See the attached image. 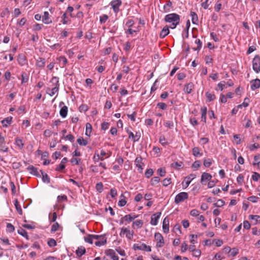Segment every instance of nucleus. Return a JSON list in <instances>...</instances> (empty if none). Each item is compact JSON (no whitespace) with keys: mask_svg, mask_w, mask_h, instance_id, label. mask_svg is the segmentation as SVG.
Segmentation results:
<instances>
[{"mask_svg":"<svg viewBox=\"0 0 260 260\" xmlns=\"http://www.w3.org/2000/svg\"><path fill=\"white\" fill-rule=\"evenodd\" d=\"M59 61L62 62V65L64 66L68 62L67 59L64 56H60L59 58Z\"/></svg>","mask_w":260,"mask_h":260,"instance_id":"nucleus-57","label":"nucleus"},{"mask_svg":"<svg viewBox=\"0 0 260 260\" xmlns=\"http://www.w3.org/2000/svg\"><path fill=\"white\" fill-rule=\"evenodd\" d=\"M18 233L23 237H25L27 240L29 239V237L27 235V232L22 228H20L17 231Z\"/></svg>","mask_w":260,"mask_h":260,"instance_id":"nucleus-29","label":"nucleus"},{"mask_svg":"<svg viewBox=\"0 0 260 260\" xmlns=\"http://www.w3.org/2000/svg\"><path fill=\"white\" fill-rule=\"evenodd\" d=\"M105 254L111 257L113 260H119V257L116 255L115 252L113 249H107L105 250Z\"/></svg>","mask_w":260,"mask_h":260,"instance_id":"nucleus-11","label":"nucleus"},{"mask_svg":"<svg viewBox=\"0 0 260 260\" xmlns=\"http://www.w3.org/2000/svg\"><path fill=\"white\" fill-rule=\"evenodd\" d=\"M159 181L160 178L159 177H154L151 179L150 183L151 185L154 186L157 184Z\"/></svg>","mask_w":260,"mask_h":260,"instance_id":"nucleus-35","label":"nucleus"},{"mask_svg":"<svg viewBox=\"0 0 260 260\" xmlns=\"http://www.w3.org/2000/svg\"><path fill=\"white\" fill-rule=\"evenodd\" d=\"M96 189L99 192H102L103 190V185L102 182L98 183L96 185Z\"/></svg>","mask_w":260,"mask_h":260,"instance_id":"nucleus-49","label":"nucleus"},{"mask_svg":"<svg viewBox=\"0 0 260 260\" xmlns=\"http://www.w3.org/2000/svg\"><path fill=\"white\" fill-rule=\"evenodd\" d=\"M249 218L250 219L255 220V223L258 221V220L260 221V216L258 215H249Z\"/></svg>","mask_w":260,"mask_h":260,"instance_id":"nucleus-62","label":"nucleus"},{"mask_svg":"<svg viewBox=\"0 0 260 260\" xmlns=\"http://www.w3.org/2000/svg\"><path fill=\"white\" fill-rule=\"evenodd\" d=\"M14 205H15V206L16 207V209L17 211V212H18V213L20 214V215H22V209L21 208V207L19 204V202L18 201L16 200L15 202V203H14Z\"/></svg>","mask_w":260,"mask_h":260,"instance_id":"nucleus-34","label":"nucleus"},{"mask_svg":"<svg viewBox=\"0 0 260 260\" xmlns=\"http://www.w3.org/2000/svg\"><path fill=\"white\" fill-rule=\"evenodd\" d=\"M70 161L73 165H78L81 161V159L73 157L71 159Z\"/></svg>","mask_w":260,"mask_h":260,"instance_id":"nucleus-53","label":"nucleus"},{"mask_svg":"<svg viewBox=\"0 0 260 260\" xmlns=\"http://www.w3.org/2000/svg\"><path fill=\"white\" fill-rule=\"evenodd\" d=\"M138 217V215H135L134 214H129L125 215L123 216V219H125V221H126L127 222H131L134 220L135 218H137Z\"/></svg>","mask_w":260,"mask_h":260,"instance_id":"nucleus-21","label":"nucleus"},{"mask_svg":"<svg viewBox=\"0 0 260 260\" xmlns=\"http://www.w3.org/2000/svg\"><path fill=\"white\" fill-rule=\"evenodd\" d=\"M157 107L162 110H166L167 108V105L164 103H158L157 104Z\"/></svg>","mask_w":260,"mask_h":260,"instance_id":"nucleus-60","label":"nucleus"},{"mask_svg":"<svg viewBox=\"0 0 260 260\" xmlns=\"http://www.w3.org/2000/svg\"><path fill=\"white\" fill-rule=\"evenodd\" d=\"M107 243V240L105 235H102L101 240H98V241L95 242V245L97 246H101L105 245Z\"/></svg>","mask_w":260,"mask_h":260,"instance_id":"nucleus-22","label":"nucleus"},{"mask_svg":"<svg viewBox=\"0 0 260 260\" xmlns=\"http://www.w3.org/2000/svg\"><path fill=\"white\" fill-rule=\"evenodd\" d=\"M121 0H114L110 3V5L113 9L114 12L117 14L119 11V7L121 5Z\"/></svg>","mask_w":260,"mask_h":260,"instance_id":"nucleus-7","label":"nucleus"},{"mask_svg":"<svg viewBox=\"0 0 260 260\" xmlns=\"http://www.w3.org/2000/svg\"><path fill=\"white\" fill-rule=\"evenodd\" d=\"M244 180V176L242 174H239L237 178V182L240 184H242Z\"/></svg>","mask_w":260,"mask_h":260,"instance_id":"nucleus-59","label":"nucleus"},{"mask_svg":"<svg viewBox=\"0 0 260 260\" xmlns=\"http://www.w3.org/2000/svg\"><path fill=\"white\" fill-rule=\"evenodd\" d=\"M58 227L59 224L57 222L54 223L51 226V233H54L55 232H56L58 230Z\"/></svg>","mask_w":260,"mask_h":260,"instance_id":"nucleus-56","label":"nucleus"},{"mask_svg":"<svg viewBox=\"0 0 260 260\" xmlns=\"http://www.w3.org/2000/svg\"><path fill=\"white\" fill-rule=\"evenodd\" d=\"M182 162H174V163H172L171 165V167L175 169H177V170H179L182 166Z\"/></svg>","mask_w":260,"mask_h":260,"instance_id":"nucleus-38","label":"nucleus"},{"mask_svg":"<svg viewBox=\"0 0 260 260\" xmlns=\"http://www.w3.org/2000/svg\"><path fill=\"white\" fill-rule=\"evenodd\" d=\"M21 77H22V82H21L22 84H23L24 83H26L28 81V77L27 76V75H26V73H23L21 75Z\"/></svg>","mask_w":260,"mask_h":260,"instance_id":"nucleus-50","label":"nucleus"},{"mask_svg":"<svg viewBox=\"0 0 260 260\" xmlns=\"http://www.w3.org/2000/svg\"><path fill=\"white\" fill-rule=\"evenodd\" d=\"M192 154L196 157L202 155V153H200V148L198 147H195L192 149Z\"/></svg>","mask_w":260,"mask_h":260,"instance_id":"nucleus-31","label":"nucleus"},{"mask_svg":"<svg viewBox=\"0 0 260 260\" xmlns=\"http://www.w3.org/2000/svg\"><path fill=\"white\" fill-rule=\"evenodd\" d=\"M172 5V3L171 1L167 2V3L164 5V9L165 10L166 12H169L170 11L169 8L171 7Z\"/></svg>","mask_w":260,"mask_h":260,"instance_id":"nucleus-51","label":"nucleus"},{"mask_svg":"<svg viewBox=\"0 0 260 260\" xmlns=\"http://www.w3.org/2000/svg\"><path fill=\"white\" fill-rule=\"evenodd\" d=\"M251 89L252 90H254L260 87V79H256L252 80L250 81Z\"/></svg>","mask_w":260,"mask_h":260,"instance_id":"nucleus-13","label":"nucleus"},{"mask_svg":"<svg viewBox=\"0 0 260 260\" xmlns=\"http://www.w3.org/2000/svg\"><path fill=\"white\" fill-rule=\"evenodd\" d=\"M153 174V171L151 169H149L146 170L145 173V175L146 178H149L151 177Z\"/></svg>","mask_w":260,"mask_h":260,"instance_id":"nucleus-48","label":"nucleus"},{"mask_svg":"<svg viewBox=\"0 0 260 260\" xmlns=\"http://www.w3.org/2000/svg\"><path fill=\"white\" fill-rule=\"evenodd\" d=\"M194 87V84L192 82H189L186 84L183 88V91L187 94H189L191 92L192 89Z\"/></svg>","mask_w":260,"mask_h":260,"instance_id":"nucleus-14","label":"nucleus"},{"mask_svg":"<svg viewBox=\"0 0 260 260\" xmlns=\"http://www.w3.org/2000/svg\"><path fill=\"white\" fill-rule=\"evenodd\" d=\"M161 214V213L160 212L153 214L151 217L150 224L153 225H157Z\"/></svg>","mask_w":260,"mask_h":260,"instance_id":"nucleus-8","label":"nucleus"},{"mask_svg":"<svg viewBox=\"0 0 260 260\" xmlns=\"http://www.w3.org/2000/svg\"><path fill=\"white\" fill-rule=\"evenodd\" d=\"M47 244L49 247H54L57 244L56 241L53 238L49 239Z\"/></svg>","mask_w":260,"mask_h":260,"instance_id":"nucleus-36","label":"nucleus"},{"mask_svg":"<svg viewBox=\"0 0 260 260\" xmlns=\"http://www.w3.org/2000/svg\"><path fill=\"white\" fill-rule=\"evenodd\" d=\"M126 132L128 134V138L132 139L134 142H136L139 140L141 137L140 134L136 133V135H134V134L132 132L128 131V129L126 130Z\"/></svg>","mask_w":260,"mask_h":260,"instance_id":"nucleus-10","label":"nucleus"},{"mask_svg":"<svg viewBox=\"0 0 260 260\" xmlns=\"http://www.w3.org/2000/svg\"><path fill=\"white\" fill-rule=\"evenodd\" d=\"M190 15L191 16V21L192 23L197 24L199 21L197 14L195 12L191 11L190 12Z\"/></svg>","mask_w":260,"mask_h":260,"instance_id":"nucleus-28","label":"nucleus"},{"mask_svg":"<svg viewBox=\"0 0 260 260\" xmlns=\"http://www.w3.org/2000/svg\"><path fill=\"white\" fill-rule=\"evenodd\" d=\"M68 108L66 106H63L59 111V114L62 118H64L67 116L68 114Z\"/></svg>","mask_w":260,"mask_h":260,"instance_id":"nucleus-25","label":"nucleus"},{"mask_svg":"<svg viewBox=\"0 0 260 260\" xmlns=\"http://www.w3.org/2000/svg\"><path fill=\"white\" fill-rule=\"evenodd\" d=\"M157 173L160 176L164 177L166 175V171L165 169H162V168H160L157 170Z\"/></svg>","mask_w":260,"mask_h":260,"instance_id":"nucleus-55","label":"nucleus"},{"mask_svg":"<svg viewBox=\"0 0 260 260\" xmlns=\"http://www.w3.org/2000/svg\"><path fill=\"white\" fill-rule=\"evenodd\" d=\"M200 166H201V162L200 160L195 161L192 165V168L197 169H198Z\"/></svg>","mask_w":260,"mask_h":260,"instance_id":"nucleus-63","label":"nucleus"},{"mask_svg":"<svg viewBox=\"0 0 260 260\" xmlns=\"http://www.w3.org/2000/svg\"><path fill=\"white\" fill-rule=\"evenodd\" d=\"M258 199H259L258 197L254 196L249 197L248 198V200H249V201L252 202L253 203L257 202Z\"/></svg>","mask_w":260,"mask_h":260,"instance_id":"nucleus-61","label":"nucleus"},{"mask_svg":"<svg viewBox=\"0 0 260 260\" xmlns=\"http://www.w3.org/2000/svg\"><path fill=\"white\" fill-rule=\"evenodd\" d=\"M108 16L106 14H104L100 17V21L101 24L104 23L106 22V21L108 20Z\"/></svg>","mask_w":260,"mask_h":260,"instance_id":"nucleus-47","label":"nucleus"},{"mask_svg":"<svg viewBox=\"0 0 260 260\" xmlns=\"http://www.w3.org/2000/svg\"><path fill=\"white\" fill-rule=\"evenodd\" d=\"M196 176V175L193 174H190L189 175L187 176L185 178V184L184 185L183 184V186H184L185 188L187 187L188 186V185H189V184L190 183V182L191 181V180H192L194 178H195Z\"/></svg>","mask_w":260,"mask_h":260,"instance_id":"nucleus-15","label":"nucleus"},{"mask_svg":"<svg viewBox=\"0 0 260 260\" xmlns=\"http://www.w3.org/2000/svg\"><path fill=\"white\" fill-rule=\"evenodd\" d=\"M45 63L46 60L45 58L42 57H39L36 60V66L38 68H42L45 66Z\"/></svg>","mask_w":260,"mask_h":260,"instance_id":"nucleus-17","label":"nucleus"},{"mask_svg":"<svg viewBox=\"0 0 260 260\" xmlns=\"http://www.w3.org/2000/svg\"><path fill=\"white\" fill-rule=\"evenodd\" d=\"M205 95L207 101L209 102H211L216 99L215 95L214 93H211L209 91L206 92Z\"/></svg>","mask_w":260,"mask_h":260,"instance_id":"nucleus-23","label":"nucleus"},{"mask_svg":"<svg viewBox=\"0 0 260 260\" xmlns=\"http://www.w3.org/2000/svg\"><path fill=\"white\" fill-rule=\"evenodd\" d=\"M77 142L80 145L86 146L87 144V141L82 137L77 139Z\"/></svg>","mask_w":260,"mask_h":260,"instance_id":"nucleus-39","label":"nucleus"},{"mask_svg":"<svg viewBox=\"0 0 260 260\" xmlns=\"http://www.w3.org/2000/svg\"><path fill=\"white\" fill-rule=\"evenodd\" d=\"M92 131V125L89 123H87L86 124V132L85 135L89 136Z\"/></svg>","mask_w":260,"mask_h":260,"instance_id":"nucleus-32","label":"nucleus"},{"mask_svg":"<svg viewBox=\"0 0 260 260\" xmlns=\"http://www.w3.org/2000/svg\"><path fill=\"white\" fill-rule=\"evenodd\" d=\"M143 224V221L142 220H137L133 222V228H135L137 226L138 228H140Z\"/></svg>","mask_w":260,"mask_h":260,"instance_id":"nucleus-30","label":"nucleus"},{"mask_svg":"<svg viewBox=\"0 0 260 260\" xmlns=\"http://www.w3.org/2000/svg\"><path fill=\"white\" fill-rule=\"evenodd\" d=\"M134 236V232L131 231L128 229L126 233V237L129 240H131Z\"/></svg>","mask_w":260,"mask_h":260,"instance_id":"nucleus-44","label":"nucleus"},{"mask_svg":"<svg viewBox=\"0 0 260 260\" xmlns=\"http://www.w3.org/2000/svg\"><path fill=\"white\" fill-rule=\"evenodd\" d=\"M155 240L157 241L156 247L158 248L162 247L165 243L164 239L161 234L156 233L154 235Z\"/></svg>","mask_w":260,"mask_h":260,"instance_id":"nucleus-5","label":"nucleus"},{"mask_svg":"<svg viewBox=\"0 0 260 260\" xmlns=\"http://www.w3.org/2000/svg\"><path fill=\"white\" fill-rule=\"evenodd\" d=\"M86 252V250L84 247L80 246L78 248V249L76 251V253L77 256H81L83 255Z\"/></svg>","mask_w":260,"mask_h":260,"instance_id":"nucleus-24","label":"nucleus"},{"mask_svg":"<svg viewBox=\"0 0 260 260\" xmlns=\"http://www.w3.org/2000/svg\"><path fill=\"white\" fill-rule=\"evenodd\" d=\"M202 110V116L201 119L203 120L205 122H206V114H207V108L205 107L201 109Z\"/></svg>","mask_w":260,"mask_h":260,"instance_id":"nucleus-33","label":"nucleus"},{"mask_svg":"<svg viewBox=\"0 0 260 260\" xmlns=\"http://www.w3.org/2000/svg\"><path fill=\"white\" fill-rule=\"evenodd\" d=\"M252 69L256 73L260 72V56L256 55L252 60Z\"/></svg>","mask_w":260,"mask_h":260,"instance_id":"nucleus-3","label":"nucleus"},{"mask_svg":"<svg viewBox=\"0 0 260 260\" xmlns=\"http://www.w3.org/2000/svg\"><path fill=\"white\" fill-rule=\"evenodd\" d=\"M133 248L135 250H143V251H148V252H150L151 251V247L149 246L146 245L144 243H142L141 244H135L133 245Z\"/></svg>","mask_w":260,"mask_h":260,"instance_id":"nucleus-6","label":"nucleus"},{"mask_svg":"<svg viewBox=\"0 0 260 260\" xmlns=\"http://www.w3.org/2000/svg\"><path fill=\"white\" fill-rule=\"evenodd\" d=\"M135 162L136 167L142 171L143 170V166H144V163L142 162V158L140 156L137 157L135 160Z\"/></svg>","mask_w":260,"mask_h":260,"instance_id":"nucleus-19","label":"nucleus"},{"mask_svg":"<svg viewBox=\"0 0 260 260\" xmlns=\"http://www.w3.org/2000/svg\"><path fill=\"white\" fill-rule=\"evenodd\" d=\"M212 177V176L210 174L204 172L201 176V183L202 184H206L208 181L211 180Z\"/></svg>","mask_w":260,"mask_h":260,"instance_id":"nucleus-9","label":"nucleus"},{"mask_svg":"<svg viewBox=\"0 0 260 260\" xmlns=\"http://www.w3.org/2000/svg\"><path fill=\"white\" fill-rule=\"evenodd\" d=\"M164 125L170 128H172L174 127V123L171 121H168L164 123Z\"/></svg>","mask_w":260,"mask_h":260,"instance_id":"nucleus-58","label":"nucleus"},{"mask_svg":"<svg viewBox=\"0 0 260 260\" xmlns=\"http://www.w3.org/2000/svg\"><path fill=\"white\" fill-rule=\"evenodd\" d=\"M212 159L210 158L205 159L204 160V165L205 167H209L212 164Z\"/></svg>","mask_w":260,"mask_h":260,"instance_id":"nucleus-37","label":"nucleus"},{"mask_svg":"<svg viewBox=\"0 0 260 260\" xmlns=\"http://www.w3.org/2000/svg\"><path fill=\"white\" fill-rule=\"evenodd\" d=\"M12 120V118L11 117H7V118H5L2 121V123L3 124V126L4 127H7L8 125L10 124L11 123Z\"/></svg>","mask_w":260,"mask_h":260,"instance_id":"nucleus-27","label":"nucleus"},{"mask_svg":"<svg viewBox=\"0 0 260 260\" xmlns=\"http://www.w3.org/2000/svg\"><path fill=\"white\" fill-rule=\"evenodd\" d=\"M239 253V250L236 248H233L231 249V251L230 252V255L232 256H236Z\"/></svg>","mask_w":260,"mask_h":260,"instance_id":"nucleus-45","label":"nucleus"},{"mask_svg":"<svg viewBox=\"0 0 260 260\" xmlns=\"http://www.w3.org/2000/svg\"><path fill=\"white\" fill-rule=\"evenodd\" d=\"M170 32V30L169 29V26L166 25L161 30L159 37L160 38H164L166 36H167Z\"/></svg>","mask_w":260,"mask_h":260,"instance_id":"nucleus-20","label":"nucleus"},{"mask_svg":"<svg viewBox=\"0 0 260 260\" xmlns=\"http://www.w3.org/2000/svg\"><path fill=\"white\" fill-rule=\"evenodd\" d=\"M27 169L30 172V173L34 174V175L38 176V177H41V175L40 174L39 172L38 171V170L36 168L34 167L32 165L29 166Z\"/></svg>","mask_w":260,"mask_h":260,"instance_id":"nucleus-18","label":"nucleus"},{"mask_svg":"<svg viewBox=\"0 0 260 260\" xmlns=\"http://www.w3.org/2000/svg\"><path fill=\"white\" fill-rule=\"evenodd\" d=\"M42 21L45 24L52 23V20L50 18L49 14L48 12H44V15L42 16Z\"/></svg>","mask_w":260,"mask_h":260,"instance_id":"nucleus-16","label":"nucleus"},{"mask_svg":"<svg viewBox=\"0 0 260 260\" xmlns=\"http://www.w3.org/2000/svg\"><path fill=\"white\" fill-rule=\"evenodd\" d=\"M15 228L13 225H12L10 223H8L7 224V231L10 233H12L14 231Z\"/></svg>","mask_w":260,"mask_h":260,"instance_id":"nucleus-40","label":"nucleus"},{"mask_svg":"<svg viewBox=\"0 0 260 260\" xmlns=\"http://www.w3.org/2000/svg\"><path fill=\"white\" fill-rule=\"evenodd\" d=\"M162 230L165 233H168L169 231V220L167 217H166L162 222Z\"/></svg>","mask_w":260,"mask_h":260,"instance_id":"nucleus-12","label":"nucleus"},{"mask_svg":"<svg viewBox=\"0 0 260 260\" xmlns=\"http://www.w3.org/2000/svg\"><path fill=\"white\" fill-rule=\"evenodd\" d=\"M135 24L134 21L132 19H129L127 21L125 25L128 27L131 28Z\"/></svg>","mask_w":260,"mask_h":260,"instance_id":"nucleus-64","label":"nucleus"},{"mask_svg":"<svg viewBox=\"0 0 260 260\" xmlns=\"http://www.w3.org/2000/svg\"><path fill=\"white\" fill-rule=\"evenodd\" d=\"M15 143L20 148H22L24 146V144L22 143V141L19 138L16 139Z\"/></svg>","mask_w":260,"mask_h":260,"instance_id":"nucleus-42","label":"nucleus"},{"mask_svg":"<svg viewBox=\"0 0 260 260\" xmlns=\"http://www.w3.org/2000/svg\"><path fill=\"white\" fill-rule=\"evenodd\" d=\"M180 16L176 13H171L165 16L164 20L166 22L172 23L180 21Z\"/></svg>","mask_w":260,"mask_h":260,"instance_id":"nucleus-2","label":"nucleus"},{"mask_svg":"<svg viewBox=\"0 0 260 260\" xmlns=\"http://www.w3.org/2000/svg\"><path fill=\"white\" fill-rule=\"evenodd\" d=\"M188 198V194L187 192H181L176 195L174 202L176 204H178L187 199Z\"/></svg>","mask_w":260,"mask_h":260,"instance_id":"nucleus-4","label":"nucleus"},{"mask_svg":"<svg viewBox=\"0 0 260 260\" xmlns=\"http://www.w3.org/2000/svg\"><path fill=\"white\" fill-rule=\"evenodd\" d=\"M224 205V202L221 199L218 200L216 203L214 204V206L215 207H220L223 206Z\"/></svg>","mask_w":260,"mask_h":260,"instance_id":"nucleus-46","label":"nucleus"},{"mask_svg":"<svg viewBox=\"0 0 260 260\" xmlns=\"http://www.w3.org/2000/svg\"><path fill=\"white\" fill-rule=\"evenodd\" d=\"M171 183V178H167L163 180L162 184L164 186H167Z\"/></svg>","mask_w":260,"mask_h":260,"instance_id":"nucleus-43","label":"nucleus"},{"mask_svg":"<svg viewBox=\"0 0 260 260\" xmlns=\"http://www.w3.org/2000/svg\"><path fill=\"white\" fill-rule=\"evenodd\" d=\"M40 172L41 173V175L42 176L43 181L47 183H50V179L48 175L46 173L43 172L42 170H40Z\"/></svg>","mask_w":260,"mask_h":260,"instance_id":"nucleus-26","label":"nucleus"},{"mask_svg":"<svg viewBox=\"0 0 260 260\" xmlns=\"http://www.w3.org/2000/svg\"><path fill=\"white\" fill-rule=\"evenodd\" d=\"M51 83L55 86L51 89V92L47 93L50 96H53L56 92H57L59 88V78L57 77H53L51 80Z\"/></svg>","mask_w":260,"mask_h":260,"instance_id":"nucleus-1","label":"nucleus"},{"mask_svg":"<svg viewBox=\"0 0 260 260\" xmlns=\"http://www.w3.org/2000/svg\"><path fill=\"white\" fill-rule=\"evenodd\" d=\"M260 178V174L256 172H253L252 179L254 181H257Z\"/></svg>","mask_w":260,"mask_h":260,"instance_id":"nucleus-52","label":"nucleus"},{"mask_svg":"<svg viewBox=\"0 0 260 260\" xmlns=\"http://www.w3.org/2000/svg\"><path fill=\"white\" fill-rule=\"evenodd\" d=\"M212 1L211 0H206L205 2L202 3L201 6L205 9H207L208 6L211 4Z\"/></svg>","mask_w":260,"mask_h":260,"instance_id":"nucleus-41","label":"nucleus"},{"mask_svg":"<svg viewBox=\"0 0 260 260\" xmlns=\"http://www.w3.org/2000/svg\"><path fill=\"white\" fill-rule=\"evenodd\" d=\"M84 240L85 242H88L90 244H92L93 243V239L92 237V235H88L87 237H84Z\"/></svg>","mask_w":260,"mask_h":260,"instance_id":"nucleus-54","label":"nucleus"}]
</instances>
